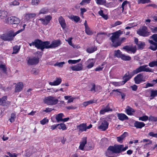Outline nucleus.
<instances>
[{
	"mask_svg": "<svg viewBox=\"0 0 157 157\" xmlns=\"http://www.w3.org/2000/svg\"><path fill=\"white\" fill-rule=\"evenodd\" d=\"M79 131L82 132L84 131H86L87 129L86 125V123H82L78 125L77 127Z\"/></svg>",
	"mask_w": 157,
	"mask_h": 157,
	"instance_id": "15",
	"label": "nucleus"
},
{
	"mask_svg": "<svg viewBox=\"0 0 157 157\" xmlns=\"http://www.w3.org/2000/svg\"><path fill=\"white\" fill-rule=\"evenodd\" d=\"M145 45V43L142 41H139V43L137 44L138 49L142 50L143 49Z\"/></svg>",
	"mask_w": 157,
	"mask_h": 157,
	"instance_id": "35",
	"label": "nucleus"
},
{
	"mask_svg": "<svg viewBox=\"0 0 157 157\" xmlns=\"http://www.w3.org/2000/svg\"><path fill=\"white\" fill-rule=\"evenodd\" d=\"M20 31L14 33L12 30L9 31L6 34H3L1 36L0 38L4 41H10L13 40L14 37L19 33Z\"/></svg>",
	"mask_w": 157,
	"mask_h": 157,
	"instance_id": "4",
	"label": "nucleus"
},
{
	"mask_svg": "<svg viewBox=\"0 0 157 157\" xmlns=\"http://www.w3.org/2000/svg\"><path fill=\"white\" fill-rule=\"evenodd\" d=\"M134 125L137 128H141L145 126V124L143 122L136 121L134 124Z\"/></svg>",
	"mask_w": 157,
	"mask_h": 157,
	"instance_id": "20",
	"label": "nucleus"
},
{
	"mask_svg": "<svg viewBox=\"0 0 157 157\" xmlns=\"http://www.w3.org/2000/svg\"><path fill=\"white\" fill-rule=\"evenodd\" d=\"M139 120L145 121L148 120V117L146 115L143 116L142 117H140L139 118Z\"/></svg>",
	"mask_w": 157,
	"mask_h": 157,
	"instance_id": "49",
	"label": "nucleus"
},
{
	"mask_svg": "<svg viewBox=\"0 0 157 157\" xmlns=\"http://www.w3.org/2000/svg\"><path fill=\"white\" fill-rule=\"evenodd\" d=\"M16 118V115L14 113H12L11 114V118L10 119H9L10 121L11 122H13L15 121V119Z\"/></svg>",
	"mask_w": 157,
	"mask_h": 157,
	"instance_id": "54",
	"label": "nucleus"
},
{
	"mask_svg": "<svg viewBox=\"0 0 157 157\" xmlns=\"http://www.w3.org/2000/svg\"><path fill=\"white\" fill-rule=\"evenodd\" d=\"M113 2H111L109 3H107L105 4V6L107 8H112L116 6L117 4V0H113Z\"/></svg>",
	"mask_w": 157,
	"mask_h": 157,
	"instance_id": "17",
	"label": "nucleus"
},
{
	"mask_svg": "<svg viewBox=\"0 0 157 157\" xmlns=\"http://www.w3.org/2000/svg\"><path fill=\"white\" fill-rule=\"evenodd\" d=\"M7 97L6 96H3L2 98H0V105L3 106L7 105Z\"/></svg>",
	"mask_w": 157,
	"mask_h": 157,
	"instance_id": "25",
	"label": "nucleus"
},
{
	"mask_svg": "<svg viewBox=\"0 0 157 157\" xmlns=\"http://www.w3.org/2000/svg\"><path fill=\"white\" fill-rule=\"evenodd\" d=\"M61 82L62 79L60 78H56L54 81L53 82H50L49 84L51 86H57L60 84Z\"/></svg>",
	"mask_w": 157,
	"mask_h": 157,
	"instance_id": "18",
	"label": "nucleus"
},
{
	"mask_svg": "<svg viewBox=\"0 0 157 157\" xmlns=\"http://www.w3.org/2000/svg\"><path fill=\"white\" fill-rule=\"evenodd\" d=\"M0 68L2 70V72L5 74L6 73V68L4 64H0Z\"/></svg>",
	"mask_w": 157,
	"mask_h": 157,
	"instance_id": "45",
	"label": "nucleus"
},
{
	"mask_svg": "<svg viewBox=\"0 0 157 157\" xmlns=\"http://www.w3.org/2000/svg\"><path fill=\"white\" fill-rule=\"evenodd\" d=\"M20 47L18 46H15L13 48V54H16L20 50Z\"/></svg>",
	"mask_w": 157,
	"mask_h": 157,
	"instance_id": "52",
	"label": "nucleus"
},
{
	"mask_svg": "<svg viewBox=\"0 0 157 157\" xmlns=\"http://www.w3.org/2000/svg\"><path fill=\"white\" fill-rule=\"evenodd\" d=\"M40 0H32V4L33 5H37L40 2Z\"/></svg>",
	"mask_w": 157,
	"mask_h": 157,
	"instance_id": "58",
	"label": "nucleus"
},
{
	"mask_svg": "<svg viewBox=\"0 0 157 157\" xmlns=\"http://www.w3.org/2000/svg\"><path fill=\"white\" fill-rule=\"evenodd\" d=\"M81 60V59H79L78 60H71L69 59L68 61V62L69 63H71V64H75L77 63H78Z\"/></svg>",
	"mask_w": 157,
	"mask_h": 157,
	"instance_id": "51",
	"label": "nucleus"
},
{
	"mask_svg": "<svg viewBox=\"0 0 157 157\" xmlns=\"http://www.w3.org/2000/svg\"><path fill=\"white\" fill-rule=\"evenodd\" d=\"M121 58L124 60L125 61H129L131 59V58L129 56H127L123 54Z\"/></svg>",
	"mask_w": 157,
	"mask_h": 157,
	"instance_id": "43",
	"label": "nucleus"
},
{
	"mask_svg": "<svg viewBox=\"0 0 157 157\" xmlns=\"http://www.w3.org/2000/svg\"><path fill=\"white\" fill-rule=\"evenodd\" d=\"M137 2L139 4L140 3L144 4L151 2V1L150 0H138Z\"/></svg>",
	"mask_w": 157,
	"mask_h": 157,
	"instance_id": "48",
	"label": "nucleus"
},
{
	"mask_svg": "<svg viewBox=\"0 0 157 157\" xmlns=\"http://www.w3.org/2000/svg\"><path fill=\"white\" fill-rule=\"evenodd\" d=\"M38 49H40L43 51L44 49L50 48V42L48 41H42L38 39Z\"/></svg>",
	"mask_w": 157,
	"mask_h": 157,
	"instance_id": "7",
	"label": "nucleus"
},
{
	"mask_svg": "<svg viewBox=\"0 0 157 157\" xmlns=\"http://www.w3.org/2000/svg\"><path fill=\"white\" fill-rule=\"evenodd\" d=\"M23 88V84L22 82L18 83L15 87V91L16 92H18L21 91Z\"/></svg>",
	"mask_w": 157,
	"mask_h": 157,
	"instance_id": "26",
	"label": "nucleus"
},
{
	"mask_svg": "<svg viewBox=\"0 0 157 157\" xmlns=\"http://www.w3.org/2000/svg\"><path fill=\"white\" fill-rule=\"evenodd\" d=\"M28 64L29 65H33L37 64L39 62V59L38 58L34 57H29L27 60Z\"/></svg>",
	"mask_w": 157,
	"mask_h": 157,
	"instance_id": "11",
	"label": "nucleus"
},
{
	"mask_svg": "<svg viewBox=\"0 0 157 157\" xmlns=\"http://www.w3.org/2000/svg\"><path fill=\"white\" fill-rule=\"evenodd\" d=\"M127 134V133L126 132H124L120 136L117 137V141L120 143H122L123 140L126 137Z\"/></svg>",
	"mask_w": 157,
	"mask_h": 157,
	"instance_id": "27",
	"label": "nucleus"
},
{
	"mask_svg": "<svg viewBox=\"0 0 157 157\" xmlns=\"http://www.w3.org/2000/svg\"><path fill=\"white\" fill-rule=\"evenodd\" d=\"M6 20V23L11 24L17 25L18 24L20 21L19 19L14 16H11L8 17Z\"/></svg>",
	"mask_w": 157,
	"mask_h": 157,
	"instance_id": "8",
	"label": "nucleus"
},
{
	"mask_svg": "<svg viewBox=\"0 0 157 157\" xmlns=\"http://www.w3.org/2000/svg\"><path fill=\"white\" fill-rule=\"evenodd\" d=\"M96 102L97 100H90L83 102L82 105L86 107L89 105L96 103Z\"/></svg>",
	"mask_w": 157,
	"mask_h": 157,
	"instance_id": "33",
	"label": "nucleus"
},
{
	"mask_svg": "<svg viewBox=\"0 0 157 157\" xmlns=\"http://www.w3.org/2000/svg\"><path fill=\"white\" fill-rule=\"evenodd\" d=\"M36 16L35 13H27L25 15V18L27 20H29L30 19Z\"/></svg>",
	"mask_w": 157,
	"mask_h": 157,
	"instance_id": "32",
	"label": "nucleus"
},
{
	"mask_svg": "<svg viewBox=\"0 0 157 157\" xmlns=\"http://www.w3.org/2000/svg\"><path fill=\"white\" fill-rule=\"evenodd\" d=\"M7 15V13L4 10L0 11V18L3 19L6 17Z\"/></svg>",
	"mask_w": 157,
	"mask_h": 157,
	"instance_id": "37",
	"label": "nucleus"
},
{
	"mask_svg": "<svg viewBox=\"0 0 157 157\" xmlns=\"http://www.w3.org/2000/svg\"><path fill=\"white\" fill-rule=\"evenodd\" d=\"M129 3V2L127 0L124 1L122 3L121 6V8H122V12L124 13H125L126 12H124V10L126 9V7L127 6V4Z\"/></svg>",
	"mask_w": 157,
	"mask_h": 157,
	"instance_id": "31",
	"label": "nucleus"
},
{
	"mask_svg": "<svg viewBox=\"0 0 157 157\" xmlns=\"http://www.w3.org/2000/svg\"><path fill=\"white\" fill-rule=\"evenodd\" d=\"M135 82L136 84H139L143 81V76L142 74L137 75L134 78Z\"/></svg>",
	"mask_w": 157,
	"mask_h": 157,
	"instance_id": "12",
	"label": "nucleus"
},
{
	"mask_svg": "<svg viewBox=\"0 0 157 157\" xmlns=\"http://www.w3.org/2000/svg\"><path fill=\"white\" fill-rule=\"evenodd\" d=\"M58 21L63 29H64L66 27L65 20L62 16H61L59 18Z\"/></svg>",
	"mask_w": 157,
	"mask_h": 157,
	"instance_id": "21",
	"label": "nucleus"
},
{
	"mask_svg": "<svg viewBox=\"0 0 157 157\" xmlns=\"http://www.w3.org/2000/svg\"><path fill=\"white\" fill-rule=\"evenodd\" d=\"M108 125L109 123L106 121L102 120L99 123L98 128L102 131H105L108 128Z\"/></svg>",
	"mask_w": 157,
	"mask_h": 157,
	"instance_id": "9",
	"label": "nucleus"
},
{
	"mask_svg": "<svg viewBox=\"0 0 157 157\" xmlns=\"http://www.w3.org/2000/svg\"><path fill=\"white\" fill-rule=\"evenodd\" d=\"M148 135L149 136H151L152 137H154L157 138V133H154L153 132H150Z\"/></svg>",
	"mask_w": 157,
	"mask_h": 157,
	"instance_id": "62",
	"label": "nucleus"
},
{
	"mask_svg": "<svg viewBox=\"0 0 157 157\" xmlns=\"http://www.w3.org/2000/svg\"><path fill=\"white\" fill-rule=\"evenodd\" d=\"M96 3L99 5H104L106 3V0H95Z\"/></svg>",
	"mask_w": 157,
	"mask_h": 157,
	"instance_id": "46",
	"label": "nucleus"
},
{
	"mask_svg": "<svg viewBox=\"0 0 157 157\" xmlns=\"http://www.w3.org/2000/svg\"><path fill=\"white\" fill-rule=\"evenodd\" d=\"M157 96V90H152L151 91L150 97L153 98Z\"/></svg>",
	"mask_w": 157,
	"mask_h": 157,
	"instance_id": "47",
	"label": "nucleus"
},
{
	"mask_svg": "<svg viewBox=\"0 0 157 157\" xmlns=\"http://www.w3.org/2000/svg\"><path fill=\"white\" fill-rule=\"evenodd\" d=\"M48 11V10L46 8H44L41 9L39 12V13L45 14Z\"/></svg>",
	"mask_w": 157,
	"mask_h": 157,
	"instance_id": "50",
	"label": "nucleus"
},
{
	"mask_svg": "<svg viewBox=\"0 0 157 157\" xmlns=\"http://www.w3.org/2000/svg\"><path fill=\"white\" fill-rule=\"evenodd\" d=\"M64 117V115L63 113H60L56 115L55 116V118L57 122H62L63 120V117Z\"/></svg>",
	"mask_w": 157,
	"mask_h": 157,
	"instance_id": "24",
	"label": "nucleus"
},
{
	"mask_svg": "<svg viewBox=\"0 0 157 157\" xmlns=\"http://www.w3.org/2000/svg\"><path fill=\"white\" fill-rule=\"evenodd\" d=\"M58 124V128L59 129H62L63 130H66L67 129L65 124L63 123H61L60 124Z\"/></svg>",
	"mask_w": 157,
	"mask_h": 157,
	"instance_id": "39",
	"label": "nucleus"
},
{
	"mask_svg": "<svg viewBox=\"0 0 157 157\" xmlns=\"http://www.w3.org/2000/svg\"><path fill=\"white\" fill-rule=\"evenodd\" d=\"M105 33L104 32L100 33L97 34L96 39L98 40H101L104 39Z\"/></svg>",
	"mask_w": 157,
	"mask_h": 157,
	"instance_id": "29",
	"label": "nucleus"
},
{
	"mask_svg": "<svg viewBox=\"0 0 157 157\" xmlns=\"http://www.w3.org/2000/svg\"><path fill=\"white\" fill-rule=\"evenodd\" d=\"M44 101L48 105H53L57 104L59 100L55 97L50 96L45 98Z\"/></svg>",
	"mask_w": 157,
	"mask_h": 157,
	"instance_id": "5",
	"label": "nucleus"
},
{
	"mask_svg": "<svg viewBox=\"0 0 157 157\" xmlns=\"http://www.w3.org/2000/svg\"><path fill=\"white\" fill-rule=\"evenodd\" d=\"M123 31L119 30L111 34L112 35L109 39L112 42V45L113 46L117 48L121 45V42L118 40V39L121 35L123 34Z\"/></svg>",
	"mask_w": 157,
	"mask_h": 157,
	"instance_id": "3",
	"label": "nucleus"
},
{
	"mask_svg": "<svg viewBox=\"0 0 157 157\" xmlns=\"http://www.w3.org/2000/svg\"><path fill=\"white\" fill-rule=\"evenodd\" d=\"M147 65H144L140 66L136 70H134L131 72L127 71L123 77V81L122 82V83H121L119 82H115L114 85L118 86H120L121 85H123L129 81L133 75L140 72L142 71L151 72L152 71L151 69L149 67H147Z\"/></svg>",
	"mask_w": 157,
	"mask_h": 157,
	"instance_id": "1",
	"label": "nucleus"
},
{
	"mask_svg": "<svg viewBox=\"0 0 157 157\" xmlns=\"http://www.w3.org/2000/svg\"><path fill=\"white\" fill-rule=\"evenodd\" d=\"M148 41L151 44L150 47V48L153 51L156 50L157 49V43L152 40H149Z\"/></svg>",
	"mask_w": 157,
	"mask_h": 157,
	"instance_id": "16",
	"label": "nucleus"
},
{
	"mask_svg": "<svg viewBox=\"0 0 157 157\" xmlns=\"http://www.w3.org/2000/svg\"><path fill=\"white\" fill-rule=\"evenodd\" d=\"M122 54H123L122 53V52L119 50L114 51V56L118 58H121Z\"/></svg>",
	"mask_w": 157,
	"mask_h": 157,
	"instance_id": "36",
	"label": "nucleus"
},
{
	"mask_svg": "<svg viewBox=\"0 0 157 157\" xmlns=\"http://www.w3.org/2000/svg\"><path fill=\"white\" fill-rule=\"evenodd\" d=\"M70 68L73 71H80L82 69V63H79L76 65L72 66Z\"/></svg>",
	"mask_w": 157,
	"mask_h": 157,
	"instance_id": "13",
	"label": "nucleus"
},
{
	"mask_svg": "<svg viewBox=\"0 0 157 157\" xmlns=\"http://www.w3.org/2000/svg\"><path fill=\"white\" fill-rule=\"evenodd\" d=\"M72 39V38L71 37L69 38H68V40H67V41L68 42L69 44L72 46L73 48H75V45H74V44H72L71 42V40Z\"/></svg>",
	"mask_w": 157,
	"mask_h": 157,
	"instance_id": "60",
	"label": "nucleus"
},
{
	"mask_svg": "<svg viewBox=\"0 0 157 157\" xmlns=\"http://www.w3.org/2000/svg\"><path fill=\"white\" fill-rule=\"evenodd\" d=\"M137 33L140 36L144 37L148 36L150 35V33L148 31L147 27L143 26L137 31Z\"/></svg>",
	"mask_w": 157,
	"mask_h": 157,
	"instance_id": "6",
	"label": "nucleus"
},
{
	"mask_svg": "<svg viewBox=\"0 0 157 157\" xmlns=\"http://www.w3.org/2000/svg\"><path fill=\"white\" fill-rule=\"evenodd\" d=\"M86 138L84 137L82 141L80 143L79 147V149L82 150H83L85 144H86Z\"/></svg>",
	"mask_w": 157,
	"mask_h": 157,
	"instance_id": "28",
	"label": "nucleus"
},
{
	"mask_svg": "<svg viewBox=\"0 0 157 157\" xmlns=\"http://www.w3.org/2000/svg\"><path fill=\"white\" fill-rule=\"evenodd\" d=\"M150 38L153 39L155 42L157 43V34H153L150 37Z\"/></svg>",
	"mask_w": 157,
	"mask_h": 157,
	"instance_id": "55",
	"label": "nucleus"
},
{
	"mask_svg": "<svg viewBox=\"0 0 157 157\" xmlns=\"http://www.w3.org/2000/svg\"><path fill=\"white\" fill-rule=\"evenodd\" d=\"M95 62V61L93 59L88 60L86 62V64L88 65L87 66V68L90 69L93 67Z\"/></svg>",
	"mask_w": 157,
	"mask_h": 157,
	"instance_id": "22",
	"label": "nucleus"
},
{
	"mask_svg": "<svg viewBox=\"0 0 157 157\" xmlns=\"http://www.w3.org/2000/svg\"><path fill=\"white\" fill-rule=\"evenodd\" d=\"M118 119L120 121H124L128 119V117L124 114L122 113H118L117 114Z\"/></svg>",
	"mask_w": 157,
	"mask_h": 157,
	"instance_id": "19",
	"label": "nucleus"
},
{
	"mask_svg": "<svg viewBox=\"0 0 157 157\" xmlns=\"http://www.w3.org/2000/svg\"><path fill=\"white\" fill-rule=\"evenodd\" d=\"M29 44L30 46H31L32 45L34 46L38 49V39L35 40L34 41L32 42V43H29Z\"/></svg>",
	"mask_w": 157,
	"mask_h": 157,
	"instance_id": "44",
	"label": "nucleus"
},
{
	"mask_svg": "<svg viewBox=\"0 0 157 157\" xmlns=\"http://www.w3.org/2000/svg\"><path fill=\"white\" fill-rule=\"evenodd\" d=\"M97 50V47L94 46L92 47L87 48L86 49V51L90 53H92Z\"/></svg>",
	"mask_w": 157,
	"mask_h": 157,
	"instance_id": "34",
	"label": "nucleus"
},
{
	"mask_svg": "<svg viewBox=\"0 0 157 157\" xmlns=\"http://www.w3.org/2000/svg\"><path fill=\"white\" fill-rule=\"evenodd\" d=\"M65 63L64 62L57 63L55 64V65L58 66L59 67H62L63 66V65Z\"/></svg>",
	"mask_w": 157,
	"mask_h": 157,
	"instance_id": "59",
	"label": "nucleus"
},
{
	"mask_svg": "<svg viewBox=\"0 0 157 157\" xmlns=\"http://www.w3.org/2000/svg\"><path fill=\"white\" fill-rule=\"evenodd\" d=\"M123 49L125 50L128 52L129 53V51H131L132 52L134 53L136 50V47L135 46L132 47V46H130L128 45L124 46L123 48Z\"/></svg>",
	"mask_w": 157,
	"mask_h": 157,
	"instance_id": "14",
	"label": "nucleus"
},
{
	"mask_svg": "<svg viewBox=\"0 0 157 157\" xmlns=\"http://www.w3.org/2000/svg\"><path fill=\"white\" fill-rule=\"evenodd\" d=\"M91 0H82V1L80 3V4L83 5L84 3H90Z\"/></svg>",
	"mask_w": 157,
	"mask_h": 157,
	"instance_id": "61",
	"label": "nucleus"
},
{
	"mask_svg": "<svg viewBox=\"0 0 157 157\" xmlns=\"http://www.w3.org/2000/svg\"><path fill=\"white\" fill-rule=\"evenodd\" d=\"M128 148L127 146L124 147V145L122 144L114 145L113 146H110L107 149L106 155L108 157H116L117 156L116 154L121 153L126 150Z\"/></svg>",
	"mask_w": 157,
	"mask_h": 157,
	"instance_id": "2",
	"label": "nucleus"
},
{
	"mask_svg": "<svg viewBox=\"0 0 157 157\" xmlns=\"http://www.w3.org/2000/svg\"><path fill=\"white\" fill-rule=\"evenodd\" d=\"M85 32L86 34L88 35H91L93 34L92 31L89 26L85 28Z\"/></svg>",
	"mask_w": 157,
	"mask_h": 157,
	"instance_id": "41",
	"label": "nucleus"
},
{
	"mask_svg": "<svg viewBox=\"0 0 157 157\" xmlns=\"http://www.w3.org/2000/svg\"><path fill=\"white\" fill-rule=\"evenodd\" d=\"M148 65L151 67H157V59L155 61H153L149 63Z\"/></svg>",
	"mask_w": 157,
	"mask_h": 157,
	"instance_id": "42",
	"label": "nucleus"
},
{
	"mask_svg": "<svg viewBox=\"0 0 157 157\" xmlns=\"http://www.w3.org/2000/svg\"><path fill=\"white\" fill-rule=\"evenodd\" d=\"M69 18L70 19L74 20L76 22H78L80 19V18L79 17L73 15H71L69 17Z\"/></svg>",
	"mask_w": 157,
	"mask_h": 157,
	"instance_id": "38",
	"label": "nucleus"
},
{
	"mask_svg": "<svg viewBox=\"0 0 157 157\" xmlns=\"http://www.w3.org/2000/svg\"><path fill=\"white\" fill-rule=\"evenodd\" d=\"M60 44V41L59 40L52 41L51 44L50 43V48H55L59 46Z\"/></svg>",
	"mask_w": 157,
	"mask_h": 157,
	"instance_id": "23",
	"label": "nucleus"
},
{
	"mask_svg": "<svg viewBox=\"0 0 157 157\" xmlns=\"http://www.w3.org/2000/svg\"><path fill=\"white\" fill-rule=\"evenodd\" d=\"M19 4V3L17 1L15 0L11 2L10 3V5L13 6H17Z\"/></svg>",
	"mask_w": 157,
	"mask_h": 157,
	"instance_id": "63",
	"label": "nucleus"
},
{
	"mask_svg": "<svg viewBox=\"0 0 157 157\" xmlns=\"http://www.w3.org/2000/svg\"><path fill=\"white\" fill-rule=\"evenodd\" d=\"M98 13L101 16L104 18L106 20L107 19V16L106 15L104 14L103 13V11L102 10H100L98 12Z\"/></svg>",
	"mask_w": 157,
	"mask_h": 157,
	"instance_id": "53",
	"label": "nucleus"
},
{
	"mask_svg": "<svg viewBox=\"0 0 157 157\" xmlns=\"http://www.w3.org/2000/svg\"><path fill=\"white\" fill-rule=\"evenodd\" d=\"M52 16L50 15L46 16L44 18H40L39 20L42 22V24L44 25H47L52 19Z\"/></svg>",
	"mask_w": 157,
	"mask_h": 157,
	"instance_id": "10",
	"label": "nucleus"
},
{
	"mask_svg": "<svg viewBox=\"0 0 157 157\" xmlns=\"http://www.w3.org/2000/svg\"><path fill=\"white\" fill-rule=\"evenodd\" d=\"M148 120L149 121H157V117H155L150 116L148 117Z\"/></svg>",
	"mask_w": 157,
	"mask_h": 157,
	"instance_id": "56",
	"label": "nucleus"
},
{
	"mask_svg": "<svg viewBox=\"0 0 157 157\" xmlns=\"http://www.w3.org/2000/svg\"><path fill=\"white\" fill-rule=\"evenodd\" d=\"M40 123L42 125H44L46 124V123H48V120L47 118H44L41 121H40Z\"/></svg>",
	"mask_w": 157,
	"mask_h": 157,
	"instance_id": "57",
	"label": "nucleus"
},
{
	"mask_svg": "<svg viewBox=\"0 0 157 157\" xmlns=\"http://www.w3.org/2000/svg\"><path fill=\"white\" fill-rule=\"evenodd\" d=\"M151 30L153 33H157V27H153L151 28Z\"/></svg>",
	"mask_w": 157,
	"mask_h": 157,
	"instance_id": "64",
	"label": "nucleus"
},
{
	"mask_svg": "<svg viewBox=\"0 0 157 157\" xmlns=\"http://www.w3.org/2000/svg\"><path fill=\"white\" fill-rule=\"evenodd\" d=\"M134 112V109L129 106H128L126 109V113L128 115H132V113Z\"/></svg>",
	"mask_w": 157,
	"mask_h": 157,
	"instance_id": "30",
	"label": "nucleus"
},
{
	"mask_svg": "<svg viewBox=\"0 0 157 157\" xmlns=\"http://www.w3.org/2000/svg\"><path fill=\"white\" fill-rule=\"evenodd\" d=\"M113 91H115V92H118V93L120 94L121 95V98L122 99H123V100H124L125 97L126 96V94L124 93L121 92L120 91V89H117L116 90H113Z\"/></svg>",
	"mask_w": 157,
	"mask_h": 157,
	"instance_id": "40",
	"label": "nucleus"
}]
</instances>
